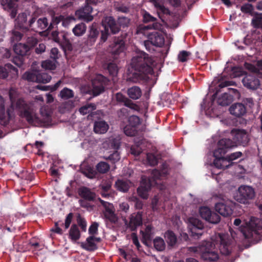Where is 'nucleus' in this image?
I'll use <instances>...</instances> for the list:
<instances>
[{
	"mask_svg": "<svg viewBox=\"0 0 262 262\" xmlns=\"http://www.w3.org/2000/svg\"><path fill=\"white\" fill-rule=\"evenodd\" d=\"M221 220L220 216L216 213L212 212L209 215L207 221L212 224H217Z\"/></svg>",
	"mask_w": 262,
	"mask_h": 262,
	"instance_id": "nucleus-50",
	"label": "nucleus"
},
{
	"mask_svg": "<svg viewBox=\"0 0 262 262\" xmlns=\"http://www.w3.org/2000/svg\"><path fill=\"white\" fill-rule=\"evenodd\" d=\"M216 246L219 247L220 252L224 255H229L232 250L231 239L227 235L219 233L216 236V241L203 242L199 247L190 248L192 251L199 252L201 258L206 261L215 262L219 259V254Z\"/></svg>",
	"mask_w": 262,
	"mask_h": 262,
	"instance_id": "nucleus-1",
	"label": "nucleus"
},
{
	"mask_svg": "<svg viewBox=\"0 0 262 262\" xmlns=\"http://www.w3.org/2000/svg\"><path fill=\"white\" fill-rule=\"evenodd\" d=\"M99 34V31L96 28V25L94 24L90 28L88 38L85 41L87 46H92L96 42L98 35Z\"/></svg>",
	"mask_w": 262,
	"mask_h": 262,
	"instance_id": "nucleus-21",
	"label": "nucleus"
},
{
	"mask_svg": "<svg viewBox=\"0 0 262 262\" xmlns=\"http://www.w3.org/2000/svg\"><path fill=\"white\" fill-rule=\"evenodd\" d=\"M107 70L110 75L112 76H117L118 72V68L116 63H109L107 65Z\"/></svg>",
	"mask_w": 262,
	"mask_h": 262,
	"instance_id": "nucleus-47",
	"label": "nucleus"
},
{
	"mask_svg": "<svg viewBox=\"0 0 262 262\" xmlns=\"http://www.w3.org/2000/svg\"><path fill=\"white\" fill-rule=\"evenodd\" d=\"M110 52L114 55H117L125 50V42L122 37L115 38L113 42L110 45Z\"/></svg>",
	"mask_w": 262,
	"mask_h": 262,
	"instance_id": "nucleus-18",
	"label": "nucleus"
},
{
	"mask_svg": "<svg viewBox=\"0 0 262 262\" xmlns=\"http://www.w3.org/2000/svg\"><path fill=\"white\" fill-rule=\"evenodd\" d=\"M141 152V148L138 146H132L130 148V153L135 156H138Z\"/></svg>",
	"mask_w": 262,
	"mask_h": 262,
	"instance_id": "nucleus-64",
	"label": "nucleus"
},
{
	"mask_svg": "<svg viewBox=\"0 0 262 262\" xmlns=\"http://www.w3.org/2000/svg\"><path fill=\"white\" fill-rule=\"evenodd\" d=\"M228 92L224 93L217 100V103L221 106H227L233 101V96L231 94H235L237 90L233 88H228Z\"/></svg>",
	"mask_w": 262,
	"mask_h": 262,
	"instance_id": "nucleus-15",
	"label": "nucleus"
},
{
	"mask_svg": "<svg viewBox=\"0 0 262 262\" xmlns=\"http://www.w3.org/2000/svg\"><path fill=\"white\" fill-rule=\"evenodd\" d=\"M152 227L151 225H147L145 228V232L141 231L142 233L143 238L146 240H150L152 235Z\"/></svg>",
	"mask_w": 262,
	"mask_h": 262,
	"instance_id": "nucleus-51",
	"label": "nucleus"
},
{
	"mask_svg": "<svg viewBox=\"0 0 262 262\" xmlns=\"http://www.w3.org/2000/svg\"><path fill=\"white\" fill-rule=\"evenodd\" d=\"M42 67L49 70H54L55 68V65L50 60H46L42 63Z\"/></svg>",
	"mask_w": 262,
	"mask_h": 262,
	"instance_id": "nucleus-60",
	"label": "nucleus"
},
{
	"mask_svg": "<svg viewBox=\"0 0 262 262\" xmlns=\"http://www.w3.org/2000/svg\"><path fill=\"white\" fill-rule=\"evenodd\" d=\"M36 18L32 17L29 21L30 28L36 32H40L44 30H51L53 27L51 23L49 25L48 19L46 17L39 18L35 23Z\"/></svg>",
	"mask_w": 262,
	"mask_h": 262,
	"instance_id": "nucleus-10",
	"label": "nucleus"
},
{
	"mask_svg": "<svg viewBox=\"0 0 262 262\" xmlns=\"http://www.w3.org/2000/svg\"><path fill=\"white\" fill-rule=\"evenodd\" d=\"M155 7L157 9L159 17H161V14L168 15L170 14V11L164 6L161 5L159 3H156L155 4Z\"/></svg>",
	"mask_w": 262,
	"mask_h": 262,
	"instance_id": "nucleus-46",
	"label": "nucleus"
},
{
	"mask_svg": "<svg viewBox=\"0 0 262 262\" xmlns=\"http://www.w3.org/2000/svg\"><path fill=\"white\" fill-rule=\"evenodd\" d=\"M191 55V53L190 52L184 50L181 51L179 52L178 56V60L181 62H186L189 59Z\"/></svg>",
	"mask_w": 262,
	"mask_h": 262,
	"instance_id": "nucleus-42",
	"label": "nucleus"
},
{
	"mask_svg": "<svg viewBox=\"0 0 262 262\" xmlns=\"http://www.w3.org/2000/svg\"><path fill=\"white\" fill-rule=\"evenodd\" d=\"M78 192L80 197L86 201H94L95 200L96 193L87 187L82 186L80 187Z\"/></svg>",
	"mask_w": 262,
	"mask_h": 262,
	"instance_id": "nucleus-20",
	"label": "nucleus"
},
{
	"mask_svg": "<svg viewBox=\"0 0 262 262\" xmlns=\"http://www.w3.org/2000/svg\"><path fill=\"white\" fill-rule=\"evenodd\" d=\"M69 236L73 242H76L80 238L81 234L76 224H73L71 226L69 230Z\"/></svg>",
	"mask_w": 262,
	"mask_h": 262,
	"instance_id": "nucleus-29",
	"label": "nucleus"
},
{
	"mask_svg": "<svg viewBox=\"0 0 262 262\" xmlns=\"http://www.w3.org/2000/svg\"><path fill=\"white\" fill-rule=\"evenodd\" d=\"M60 22L62 23L63 26H66L68 23V20L66 19L64 16L60 15L58 16L54 17L53 18L52 23H51L52 24V26L53 27V25H57Z\"/></svg>",
	"mask_w": 262,
	"mask_h": 262,
	"instance_id": "nucleus-52",
	"label": "nucleus"
},
{
	"mask_svg": "<svg viewBox=\"0 0 262 262\" xmlns=\"http://www.w3.org/2000/svg\"><path fill=\"white\" fill-rule=\"evenodd\" d=\"M154 246L158 251H163L166 247L164 239L160 237H156L153 241Z\"/></svg>",
	"mask_w": 262,
	"mask_h": 262,
	"instance_id": "nucleus-33",
	"label": "nucleus"
},
{
	"mask_svg": "<svg viewBox=\"0 0 262 262\" xmlns=\"http://www.w3.org/2000/svg\"><path fill=\"white\" fill-rule=\"evenodd\" d=\"M108 128V124L104 121L96 122L94 126V130L96 133L104 134Z\"/></svg>",
	"mask_w": 262,
	"mask_h": 262,
	"instance_id": "nucleus-31",
	"label": "nucleus"
},
{
	"mask_svg": "<svg viewBox=\"0 0 262 262\" xmlns=\"http://www.w3.org/2000/svg\"><path fill=\"white\" fill-rule=\"evenodd\" d=\"M249 234L250 235H247L244 233L245 237L253 238L255 235L262 236V221L261 220L256 219L251 223Z\"/></svg>",
	"mask_w": 262,
	"mask_h": 262,
	"instance_id": "nucleus-17",
	"label": "nucleus"
},
{
	"mask_svg": "<svg viewBox=\"0 0 262 262\" xmlns=\"http://www.w3.org/2000/svg\"><path fill=\"white\" fill-rule=\"evenodd\" d=\"M103 214L105 218L111 223H115L117 222L118 218L111 208H107L106 210L104 211Z\"/></svg>",
	"mask_w": 262,
	"mask_h": 262,
	"instance_id": "nucleus-36",
	"label": "nucleus"
},
{
	"mask_svg": "<svg viewBox=\"0 0 262 262\" xmlns=\"http://www.w3.org/2000/svg\"><path fill=\"white\" fill-rule=\"evenodd\" d=\"M154 60L149 55L141 52L133 57L127 72L126 80L137 83L145 79L148 75H152Z\"/></svg>",
	"mask_w": 262,
	"mask_h": 262,
	"instance_id": "nucleus-2",
	"label": "nucleus"
},
{
	"mask_svg": "<svg viewBox=\"0 0 262 262\" xmlns=\"http://www.w3.org/2000/svg\"><path fill=\"white\" fill-rule=\"evenodd\" d=\"M51 79V76L44 72H37V82L47 83Z\"/></svg>",
	"mask_w": 262,
	"mask_h": 262,
	"instance_id": "nucleus-38",
	"label": "nucleus"
},
{
	"mask_svg": "<svg viewBox=\"0 0 262 262\" xmlns=\"http://www.w3.org/2000/svg\"><path fill=\"white\" fill-rule=\"evenodd\" d=\"M148 39H150L152 45L156 47H161L165 42L164 36L161 33L158 32H153L149 34Z\"/></svg>",
	"mask_w": 262,
	"mask_h": 262,
	"instance_id": "nucleus-19",
	"label": "nucleus"
},
{
	"mask_svg": "<svg viewBox=\"0 0 262 262\" xmlns=\"http://www.w3.org/2000/svg\"><path fill=\"white\" fill-rule=\"evenodd\" d=\"M74 216V214L73 213H69L66 216L65 219V222L64 224V228L66 229H67L69 228L70 224H71L73 217ZM63 224L62 223L61 225H63Z\"/></svg>",
	"mask_w": 262,
	"mask_h": 262,
	"instance_id": "nucleus-57",
	"label": "nucleus"
},
{
	"mask_svg": "<svg viewBox=\"0 0 262 262\" xmlns=\"http://www.w3.org/2000/svg\"><path fill=\"white\" fill-rule=\"evenodd\" d=\"M60 40L59 45L63 48H67L70 49L71 48V44L69 39L67 37V34L64 32H60Z\"/></svg>",
	"mask_w": 262,
	"mask_h": 262,
	"instance_id": "nucleus-35",
	"label": "nucleus"
},
{
	"mask_svg": "<svg viewBox=\"0 0 262 262\" xmlns=\"http://www.w3.org/2000/svg\"><path fill=\"white\" fill-rule=\"evenodd\" d=\"M23 37V34L17 31H14L12 32V35L11 36L12 41H18L20 40Z\"/></svg>",
	"mask_w": 262,
	"mask_h": 262,
	"instance_id": "nucleus-58",
	"label": "nucleus"
},
{
	"mask_svg": "<svg viewBox=\"0 0 262 262\" xmlns=\"http://www.w3.org/2000/svg\"><path fill=\"white\" fill-rule=\"evenodd\" d=\"M157 19L151 16L149 13L145 12L143 15V20L144 23L153 22L152 25L148 26V29H154L155 30H159L161 28L162 25L160 23L156 21Z\"/></svg>",
	"mask_w": 262,
	"mask_h": 262,
	"instance_id": "nucleus-25",
	"label": "nucleus"
},
{
	"mask_svg": "<svg viewBox=\"0 0 262 262\" xmlns=\"http://www.w3.org/2000/svg\"><path fill=\"white\" fill-rule=\"evenodd\" d=\"M231 142L226 140H220L217 143V147L213 152L214 160L213 164L218 169H226L230 166L226 159L224 156L231 146Z\"/></svg>",
	"mask_w": 262,
	"mask_h": 262,
	"instance_id": "nucleus-5",
	"label": "nucleus"
},
{
	"mask_svg": "<svg viewBox=\"0 0 262 262\" xmlns=\"http://www.w3.org/2000/svg\"><path fill=\"white\" fill-rule=\"evenodd\" d=\"M124 134L129 137L135 136L138 133V129L136 127L130 125L128 124L124 126L123 128Z\"/></svg>",
	"mask_w": 262,
	"mask_h": 262,
	"instance_id": "nucleus-39",
	"label": "nucleus"
},
{
	"mask_svg": "<svg viewBox=\"0 0 262 262\" xmlns=\"http://www.w3.org/2000/svg\"><path fill=\"white\" fill-rule=\"evenodd\" d=\"M126 98L127 97H126L121 93H117L115 94V98L117 102L120 104H123Z\"/></svg>",
	"mask_w": 262,
	"mask_h": 262,
	"instance_id": "nucleus-63",
	"label": "nucleus"
},
{
	"mask_svg": "<svg viewBox=\"0 0 262 262\" xmlns=\"http://www.w3.org/2000/svg\"><path fill=\"white\" fill-rule=\"evenodd\" d=\"M74 96V92L73 90L68 88H64L59 94V97L63 100H68L73 98Z\"/></svg>",
	"mask_w": 262,
	"mask_h": 262,
	"instance_id": "nucleus-34",
	"label": "nucleus"
},
{
	"mask_svg": "<svg viewBox=\"0 0 262 262\" xmlns=\"http://www.w3.org/2000/svg\"><path fill=\"white\" fill-rule=\"evenodd\" d=\"M229 111L232 115L237 117H241L246 113V108L245 106L240 103L232 104L230 106Z\"/></svg>",
	"mask_w": 262,
	"mask_h": 262,
	"instance_id": "nucleus-23",
	"label": "nucleus"
},
{
	"mask_svg": "<svg viewBox=\"0 0 262 262\" xmlns=\"http://www.w3.org/2000/svg\"><path fill=\"white\" fill-rule=\"evenodd\" d=\"M110 34V32L104 28V30L101 31L100 42H104L106 41Z\"/></svg>",
	"mask_w": 262,
	"mask_h": 262,
	"instance_id": "nucleus-62",
	"label": "nucleus"
},
{
	"mask_svg": "<svg viewBox=\"0 0 262 262\" xmlns=\"http://www.w3.org/2000/svg\"><path fill=\"white\" fill-rule=\"evenodd\" d=\"M93 104H91L82 106L79 109L80 113L82 115H86L90 113L93 110V108H91V106Z\"/></svg>",
	"mask_w": 262,
	"mask_h": 262,
	"instance_id": "nucleus-61",
	"label": "nucleus"
},
{
	"mask_svg": "<svg viewBox=\"0 0 262 262\" xmlns=\"http://www.w3.org/2000/svg\"><path fill=\"white\" fill-rule=\"evenodd\" d=\"M247 68L251 72L245 75L242 80L243 84L248 89L257 90L260 85V82L258 75L259 70L252 64H248Z\"/></svg>",
	"mask_w": 262,
	"mask_h": 262,
	"instance_id": "nucleus-6",
	"label": "nucleus"
},
{
	"mask_svg": "<svg viewBox=\"0 0 262 262\" xmlns=\"http://www.w3.org/2000/svg\"><path fill=\"white\" fill-rule=\"evenodd\" d=\"M121 138L119 136L112 137L109 140V145L115 150L120 148Z\"/></svg>",
	"mask_w": 262,
	"mask_h": 262,
	"instance_id": "nucleus-37",
	"label": "nucleus"
},
{
	"mask_svg": "<svg viewBox=\"0 0 262 262\" xmlns=\"http://www.w3.org/2000/svg\"><path fill=\"white\" fill-rule=\"evenodd\" d=\"M131 185L132 182L128 180L125 179H118L115 184L117 190L124 193L128 192Z\"/></svg>",
	"mask_w": 262,
	"mask_h": 262,
	"instance_id": "nucleus-24",
	"label": "nucleus"
},
{
	"mask_svg": "<svg viewBox=\"0 0 262 262\" xmlns=\"http://www.w3.org/2000/svg\"><path fill=\"white\" fill-rule=\"evenodd\" d=\"M86 26L83 23H81L75 25L73 28L72 32L76 36H81L86 32Z\"/></svg>",
	"mask_w": 262,
	"mask_h": 262,
	"instance_id": "nucleus-32",
	"label": "nucleus"
},
{
	"mask_svg": "<svg viewBox=\"0 0 262 262\" xmlns=\"http://www.w3.org/2000/svg\"><path fill=\"white\" fill-rule=\"evenodd\" d=\"M168 173V165L164 163L162 164L160 170L155 169L151 171L150 176H142L140 186L137 189L139 196L143 199H147L151 187L157 184V180L166 178Z\"/></svg>",
	"mask_w": 262,
	"mask_h": 262,
	"instance_id": "nucleus-3",
	"label": "nucleus"
},
{
	"mask_svg": "<svg viewBox=\"0 0 262 262\" xmlns=\"http://www.w3.org/2000/svg\"><path fill=\"white\" fill-rule=\"evenodd\" d=\"M128 123L129 125L138 128V126L141 124V120L138 116L132 115L128 118Z\"/></svg>",
	"mask_w": 262,
	"mask_h": 262,
	"instance_id": "nucleus-43",
	"label": "nucleus"
},
{
	"mask_svg": "<svg viewBox=\"0 0 262 262\" xmlns=\"http://www.w3.org/2000/svg\"><path fill=\"white\" fill-rule=\"evenodd\" d=\"M18 75V70L9 63L4 65H0V79L3 80L7 78H13Z\"/></svg>",
	"mask_w": 262,
	"mask_h": 262,
	"instance_id": "nucleus-11",
	"label": "nucleus"
},
{
	"mask_svg": "<svg viewBox=\"0 0 262 262\" xmlns=\"http://www.w3.org/2000/svg\"><path fill=\"white\" fill-rule=\"evenodd\" d=\"M147 161L148 163L151 166L156 165L158 162L157 158L152 154H147Z\"/></svg>",
	"mask_w": 262,
	"mask_h": 262,
	"instance_id": "nucleus-54",
	"label": "nucleus"
},
{
	"mask_svg": "<svg viewBox=\"0 0 262 262\" xmlns=\"http://www.w3.org/2000/svg\"><path fill=\"white\" fill-rule=\"evenodd\" d=\"M77 222L78 226L80 227L82 231H85L86 229V222L85 219L82 217L80 215H78L77 217Z\"/></svg>",
	"mask_w": 262,
	"mask_h": 262,
	"instance_id": "nucleus-55",
	"label": "nucleus"
},
{
	"mask_svg": "<svg viewBox=\"0 0 262 262\" xmlns=\"http://www.w3.org/2000/svg\"><path fill=\"white\" fill-rule=\"evenodd\" d=\"M164 237L168 246L173 247L177 243V237L175 233L171 230H167L164 233Z\"/></svg>",
	"mask_w": 262,
	"mask_h": 262,
	"instance_id": "nucleus-27",
	"label": "nucleus"
},
{
	"mask_svg": "<svg viewBox=\"0 0 262 262\" xmlns=\"http://www.w3.org/2000/svg\"><path fill=\"white\" fill-rule=\"evenodd\" d=\"M241 10L245 13H251L253 11V7L252 4L247 3L241 7Z\"/></svg>",
	"mask_w": 262,
	"mask_h": 262,
	"instance_id": "nucleus-56",
	"label": "nucleus"
},
{
	"mask_svg": "<svg viewBox=\"0 0 262 262\" xmlns=\"http://www.w3.org/2000/svg\"><path fill=\"white\" fill-rule=\"evenodd\" d=\"M14 52L19 56L24 57V56L29 54L30 50L26 44L19 43L13 47Z\"/></svg>",
	"mask_w": 262,
	"mask_h": 262,
	"instance_id": "nucleus-26",
	"label": "nucleus"
},
{
	"mask_svg": "<svg viewBox=\"0 0 262 262\" xmlns=\"http://www.w3.org/2000/svg\"><path fill=\"white\" fill-rule=\"evenodd\" d=\"M243 154L241 151H237L233 152L229 155H228L225 157L226 159L228 164H230V166L232 164V161L236 160L237 159L242 157Z\"/></svg>",
	"mask_w": 262,
	"mask_h": 262,
	"instance_id": "nucleus-44",
	"label": "nucleus"
},
{
	"mask_svg": "<svg viewBox=\"0 0 262 262\" xmlns=\"http://www.w3.org/2000/svg\"><path fill=\"white\" fill-rule=\"evenodd\" d=\"M86 243H82L81 247L88 251H94L98 249L97 245L93 241V236H89L86 239Z\"/></svg>",
	"mask_w": 262,
	"mask_h": 262,
	"instance_id": "nucleus-30",
	"label": "nucleus"
},
{
	"mask_svg": "<svg viewBox=\"0 0 262 262\" xmlns=\"http://www.w3.org/2000/svg\"><path fill=\"white\" fill-rule=\"evenodd\" d=\"M255 194L254 189L252 187L242 185L238 188L235 199L240 203L248 204L249 201L254 198Z\"/></svg>",
	"mask_w": 262,
	"mask_h": 262,
	"instance_id": "nucleus-8",
	"label": "nucleus"
},
{
	"mask_svg": "<svg viewBox=\"0 0 262 262\" xmlns=\"http://www.w3.org/2000/svg\"><path fill=\"white\" fill-rule=\"evenodd\" d=\"M190 222L192 225V231L194 233H195L196 230H199V231L203 230L204 225L201 221L197 219H192Z\"/></svg>",
	"mask_w": 262,
	"mask_h": 262,
	"instance_id": "nucleus-40",
	"label": "nucleus"
},
{
	"mask_svg": "<svg viewBox=\"0 0 262 262\" xmlns=\"http://www.w3.org/2000/svg\"><path fill=\"white\" fill-rule=\"evenodd\" d=\"M99 224L97 222H94L92 224L89 229V233L90 234L94 235L98 232V228Z\"/></svg>",
	"mask_w": 262,
	"mask_h": 262,
	"instance_id": "nucleus-59",
	"label": "nucleus"
},
{
	"mask_svg": "<svg viewBox=\"0 0 262 262\" xmlns=\"http://www.w3.org/2000/svg\"><path fill=\"white\" fill-rule=\"evenodd\" d=\"M102 26L110 33L115 34L120 30V25L112 16H106L102 20Z\"/></svg>",
	"mask_w": 262,
	"mask_h": 262,
	"instance_id": "nucleus-13",
	"label": "nucleus"
},
{
	"mask_svg": "<svg viewBox=\"0 0 262 262\" xmlns=\"http://www.w3.org/2000/svg\"><path fill=\"white\" fill-rule=\"evenodd\" d=\"M108 82V79L102 75H97L92 81L93 95L96 96L103 92Z\"/></svg>",
	"mask_w": 262,
	"mask_h": 262,
	"instance_id": "nucleus-9",
	"label": "nucleus"
},
{
	"mask_svg": "<svg viewBox=\"0 0 262 262\" xmlns=\"http://www.w3.org/2000/svg\"><path fill=\"white\" fill-rule=\"evenodd\" d=\"M211 212L212 211L207 207H201L199 209L200 216L206 221L208 219V217Z\"/></svg>",
	"mask_w": 262,
	"mask_h": 262,
	"instance_id": "nucleus-45",
	"label": "nucleus"
},
{
	"mask_svg": "<svg viewBox=\"0 0 262 262\" xmlns=\"http://www.w3.org/2000/svg\"><path fill=\"white\" fill-rule=\"evenodd\" d=\"M24 77L28 81L37 82V72H26Z\"/></svg>",
	"mask_w": 262,
	"mask_h": 262,
	"instance_id": "nucleus-53",
	"label": "nucleus"
},
{
	"mask_svg": "<svg viewBox=\"0 0 262 262\" xmlns=\"http://www.w3.org/2000/svg\"><path fill=\"white\" fill-rule=\"evenodd\" d=\"M143 223L142 213L138 212L131 214L129 217V221L128 223L125 220V224L132 231H135L138 227L141 226Z\"/></svg>",
	"mask_w": 262,
	"mask_h": 262,
	"instance_id": "nucleus-12",
	"label": "nucleus"
},
{
	"mask_svg": "<svg viewBox=\"0 0 262 262\" xmlns=\"http://www.w3.org/2000/svg\"><path fill=\"white\" fill-rule=\"evenodd\" d=\"M9 97L11 108L17 111L20 117L25 118L30 124L36 125L39 123V118L33 108L25 102L24 99H16L13 97L11 93L9 94Z\"/></svg>",
	"mask_w": 262,
	"mask_h": 262,
	"instance_id": "nucleus-4",
	"label": "nucleus"
},
{
	"mask_svg": "<svg viewBox=\"0 0 262 262\" xmlns=\"http://www.w3.org/2000/svg\"><path fill=\"white\" fill-rule=\"evenodd\" d=\"M233 205L231 202H220L215 204V210L223 216L231 215L233 213Z\"/></svg>",
	"mask_w": 262,
	"mask_h": 262,
	"instance_id": "nucleus-16",
	"label": "nucleus"
},
{
	"mask_svg": "<svg viewBox=\"0 0 262 262\" xmlns=\"http://www.w3.org/2000/svg\"><path fill=\"white\" fill-rule=\"evenodd\" d=\"M11 118L10 110L5 111L4 102L0 101V123L4 126L9 124Z\"/></svg>",
	"mask_w": 262,
	"mask_h": 262,
	"instance_id": "nucleus-22",
	"label": "nucleus"
},
{
	"mask_svg": "<svg viewBox=\"0 0 262 262\" xmlns=\"http://www.w3.org/2000/svg\"><path fill=\"white\" fill-rule=\"evenodd\" d=\"M231 134L233 137V140L229 138H223L221 140H229L231 142V146L229 149L237 146V145H242L245 146L248 145L250 139L248 133L245 129H233L231 130Z\"/></svg>",
	"mask_w": 262,
	"mask_h": 262,
	"instance_id": "nucleus-7",
	"label": "nucleus"
},
{
	"mask_svg": "<svg viewBox=\"0 0 262 262\" xmlns=\"http://www.w3.org/2000/svg\"><path fill=\"white\" fill-rule=\"evenodd\" d=\"M92 11V7L86 4L84 7L77 10L75 12V15L78 19L88 23L93 19V16L91 15Z\"/></svg>",
	"mask_w": 262,
	"mask_h": 262,
	"instance_id": "nucleus-14",
	"label": "nucleus"
},
{
	"mask_svg": "<svg viewBox=\"0 0 262 262\" xmlns=\"http://www.w3.org/2000/svg\"><path fill=\"white\" fill-rule=\"evenodd\" d=\"M105 159L110 161L113 163H115L120 159V153L117 150H116Z\"/></svg>",
	"mask_w": 262,
	"mask_h": 262,
	"instance_id": "nucleus-49",
	"label": "nucleus"
},
{
	"mask_svg": "<svg viewBox=\"0 0 262 262\" xmlns=\"http://www.w3.org/2000/svg\"><path fill=\"white\" fill-rule=\"evenodd\" d=\"M38 43V40L36 37L34 36L28 37L26 40V42L25 43L28 46L29 49L30 50L32 48H34Z\"/></svg>",
	"mask_w": 262,
	"mask_h": 262,
	"instance_id": "nucleus-48",
	"label": "nucleus"
},
{
	"mask_svg": "<svg viewBox=\"0 0 262 262\" xmlns=\"http://www.w3.org/2000/svg\"><path fill=\"white\" fill-rule=\"evenodd\" d=\"M127 94L130 99L137 100L141 97L142 93L140 87L133 86L127 89Z\"/></svg>",
	"mask_w": 262,
	"mask_h": 262,
	"instance_id": "nucleus-28",
	"label": "nucleus"
},
{
	"mask_svg": "<svg viewBox=\"0 0 262 262\" xmlns=\"http://www.w3.org/2000/svg\"><path fill=\"white\" fill-rule=\"evenodd\" d=\"M110 168L108 163L105 162H100L96 165V169L100 173L107 172Z\"/></svg>",
	"mask_w": 262,
	"mask_h": 262,
	"instance_id": "nucleus-41",
	"label": "nucleus"
}]
</instances>
